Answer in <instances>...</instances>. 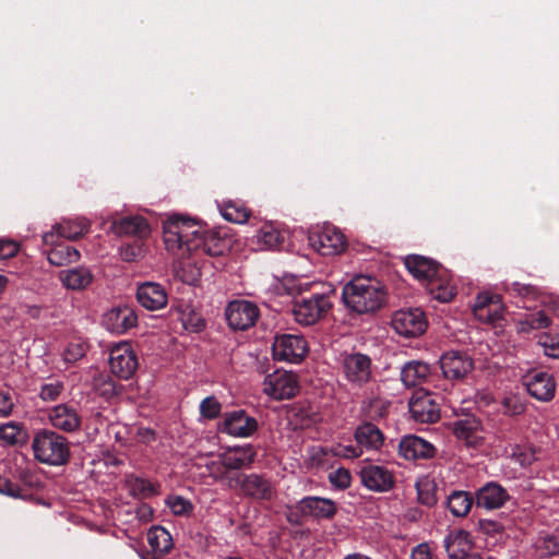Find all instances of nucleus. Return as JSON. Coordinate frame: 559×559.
Here are the masks:
<instances>
[{
  "mask_svg": "<svg viewBox=\"0 0 559 559\" xmlns=\"http://www.w3.org/2000/svg\"><path fill=\"white\" fill-rule=\"evenodd\" d=\"M412 417L421 424L436 423L440 417L439 404L427 391H416L408 403Z\"/></svg>",
  "mask_w": 559,
  "mask_h": 559,
  "instance_id": "nucleus-14",
  "label": "nucleus"
},
{
  "mask_svg": "<svg viewBox=\"0 0 559 559\" xmlns=\"http://www.w3.org/2000/svg\"><path fill=\"white\" fill-rule=\"evenodd\" d=\"M342 296L348 308L358 313H367L383 305L385 292L376 280L357 276L344 286Z\"/></svg>",
  "mask_w": 559,
  "mask_h": 559,
  "instance_id": "nucleus-2",
  "label": "nucleus"
},
{
  "mask_svg": "<svg viewBox=\"0 0 559 559\" xmlns=\"http://www.w3.org/2000/svg\"><path fill=\"white\" fill-rule=\"evenodd\" d=\"M308 240L309 245L321 255H336L347 247L346 237L333 225H323L310 231Z\"/></svg>",
  "mask_w": 559,
  "mask_h": 559,
  "instance_id": "nucleus-7",
  "label": "nucleus"
},
{
  "mask_svg": "<svg viewBox=\"0 0 559 559\" xmlns=\"http://www.w3.org/2000/svg\"><path fill=\"white\" fill-rule=\"evenodd\" d=\"M0 493L17 497L20 495V488L9 479L0 476Z\"/></svg>",
  "mask_w": 559,
  "mask_h": 559,
  "instance_id": "nucleus-60",
  "label": "nucleus"
},
{
  "mask_svg": "<svg viewBox=\"0 0 559 559\" xmlns=\"http://www.w3.org/2000/svg\"><path fill=\"white\" fill-rule=\"evenodd\" d=\"M478 527L484 534L488 535L500 534L503 531L501 523L493 520H480L478 522Z\"/></svg>",
  "mask_w": 559,
  "mask_h": 559,
  "instance_id": "nucleus-58",
  "label": "nucleus"
},
{
  "mask_svg": "<svg viewBox=\"0 0 559 559\" xmlns=\"http://www.w3.org/2000/svg\"><path fill=\"white\" fill-rule=\"evenodd\" d=\"M138 357L128 342L116 344L109 354V367L111 372L120 379H130L138 369Z\"/></svg>",
  "mask_w": 559,
  "mask_h": 559,
  "instance_id": "nucleus-11",
  "label": "nucleus"
},
{
  "mask_svg": "<svg viewBox=\"0 0 559 559\" xmlns=\"http://www.w3.org/2000/svg\"><path fill=\"white\" fill-rule=\"evenodd\" d=\"M329 480L335 487L345 489L350 486L352 476L350 473L345 468H337L329 475Z\"/></svg>",
  "mask_w": 559,
  "mask_h": 559,
  "instance_id": "nucleus-53",
  "label": "nucleus"
},
{
  "mask_svg": "<svg viewBox=\"0 0 559 559\" xmlns=\"http://www.w3.org/2000/svg\"><path fill=\"white\" fill-rule=\"evenodd\" d=\"M444 548L451 559H459L469 552L472 542L467 532L457 530L450 532L444 538Z\"/></svg>",
  "mask_w": 559,
  "mask_h": 559,
  "instance_id": "nucleus-30",
  "label": "nucleus"
},
{
  "mask_svg": "<svg viewBox=\"0 0 559 559\" xmlns=\"http://www.w3.org/2000/svg\"><path fill=\"white\" fill-rule=\"evenodd\" d=\"M542 345L545 355L559 359V340H550L549 342H544Z\"/></svg>",
  "mask_w": 559,
  "mask_h": 559,
  "instance_id": "nucleus-61",
  "label": "nucleus"
},
{
  "mask_svg": "<svg viewBox=\"0 0 559 559\" xmlns=\"http://www.w3.org/2000/svg\"><path fill=\"white\" fill-rule=\"evenodd\" d=\"M226 320L234 330H247L251 328L258 317V307L247 300L230 301L225 311Z\"/></svg>",
  "mask_w": 559,
  "mask_h": 559,
  "instance_id": "nucleus-13",
  "label": "nucleus"
},
{
  "mask_svg": "<svg viewBox=\"0 0 559 559\" xmlns=\"http://www.w3.org/2000/svg\"><path fill=\"white\" fill-rule=\"evenodd\" d=\"M110 229L117 236H136L142 238L150 234V226L146 219L139 215L115 219L111 223Z\"/></svg>",
  "mask_w": 559,
  "mask_h": 559,
  "instance_id": "nucleus-26",
  "label": "nucleus"
},
{
  "mask_svg": "<svg viewBox=\"0 0 559 559\" xmlns=\"http://www.w3.org/2000/svg\"><path fill=\"white\" fill-rule=\"evenodd\" d=\"M540 556L548 557L559 554V538L547 535L539 540L537 546Z\"/></svg>",
  "mask_w": 559,
  "mask_h": 559,
  "instance_id": "nucleus-50",
  "label": "nucleus"
},
{
  "mask_svg": "<svg viewBox=\"0 0 559 559\" xmlns=\"http://www.w3.org/2000/svg\"><path fill=\"white\" fill-rule=\"evenodd\" d=\"M362 454L361 447L356 445H342L337 444L333 448H316L312 450L311 461L316 466H325L328 464L329 456H340L345 459H356Z\"/></svg>",
  "mask_w": 559,
  "mask_h": 559,
  "instance_id": "nucleus-27",
  "label": "nucleus"
},
{
  "mask_svg": "<svg viewBox=\"0 0 559 559\" xmlns=\"http://www.w3.org/2000/svg\"><path fill=\"white\" fill-rule=\"evenodd\" d=\"M430 374V366L423 361H408L401 371V380L407 388L419 385L426 381Z\"/></svg>",
  "mask_w": 559,
  "mask_h": 559,
  "instance_id": "nucleus-31",
  "label": "nucleus"
},
{
  "mask_svg": "<svg viewBox=\"0 0 559 559\" xmlns=\"http://www.w3.org/2000/svg\"><path fill=\"white\" fill-rule=\"evenodd\" d=\"M273 358L292 364L300 362L308 352L307 342L301 335H277L272 345Z\"/></svg>",
  "mask_w": 559,
  "mask_h": 559,
  "instance_id": "nucleus-10",
  "label": "nucleus"
},
{
  "mask_svg": "<svg viewBox=\"0 0 559 559\" xmlns=\"http://www.w3.org/2000/svg\"><path fill=\"white\" fill-rule=\"evenodd\" d=\"M418 500L421 504L432 507L437 503V484L429 477H423L416 483Z\"/></svg>",
  "mask_w": 559,
  "mask_h": 559,
  "instance_id": "nucleus-40",
  "label": "nucleus"
},
{
  "mask_svg": "<svg viewBox=\"0 0 559 559\" xmlns=\"http://www.w3.org/2000/svg\"><path fill=\"white\" fill-rule=\"evenodd\" d=\"M435 451L430 442L417 436H406L399 444V452L406 460L429 459Z\"/></svg>",
  "mask_w": 559,
  "mask_h": 559,
  "instance_id": "nucleus-24",
  "label": "nucleus"
},
{
  "mask_svg": "<svg viewBox=\"0 0 559 559\" xmlns=\"http://www.w3.org/2000/svg\"><path fill=\"white\" fill-rule=\"evenodd\" d=\"M177 274L185 283L194 284L200 277V269L187 262L177 270Z\"/></svg>",
  "mask_w": 559,
  "mask_h": 559,
  "instance_id": "nucleus-52",
  "label": "nucleus"
},
{
  "mask_svg": "<svg viewBox=\"0 0 559 559\" xmlns=\"http://www.w3.org/2000/svg\"><path fill=\"white\" fill-rule=\"evenodd\" d=\"M136 299L143 308L151 311L163 309L168 301L165 288L154 282H145L139 285Z\"/></svg>",
  "mask_w": 559,
  "mask_h": 559,
  "instance_id": "nucleus-20",
  "label": "nucleus"
},
{
  "mask_svg": "<svg viewBox=\"0 0 559 559\" xmlns=\"http://www.w3.org/2000/svg\"><path fill=\"white\" fill-rule=\"evenodd\" d=\"M222 216L231 223L243 224L250 217V211L240 203L234 201L224 202L221 205Z\"/></svg>",
  "mask_w": 559,
  "mask_h": 559,
  "instance_id": "nucleus-39",
  "label": "nucleus"
},
{
  "mask_svg": "<svg viewBox=\"0 0 559 559\" xmlns=\"http://www.w3.org/2000/svg\"><path fill=\"white\" fill-rule=\"evenodd\" d=\"M427 326L426 316L418 308L399 310L392 318V328L405 337L419 336L426 331Z\"/></svg>",
  "mask_w": 559,
  "mask_h": 559,
  "instance_id": "nucleus-12",
  "label": "nucleus"
},
{
  "mask_svg": "<svg viewBox=\"0 0 559 559\" xmlns=\"http://www.w3.org/2000/svg\"><path fill=\"white\" fill-rule=\"evenodd\" d=\"M58 240L59 239H56V243L47 251L48 262L56 266H63L78 262L81 257L80 252L71 246L60 245Z\"/></svg>",
  "mask_w": 559,
  "mask_h": 559,
  "instance_id": "nucleus-33",
  "label": "nucleus"
},
{
  "mask_svg": "<svg viewBox=\"0 0 559 559\" xmlns=\"http://www.w3.org/2000/svg\"><path fill=\"white\" fill-rule=\"evenodd\" d=\"M200 412L203 417L213 419L218 416L221 412V404L215 397L209 396L201 402Z\"/></svg>",
  "mask_w": 559,
  "mask_h": 559,
  "instance_id": "nucleus-51",
  "label": "nucleus"
},
{
  "mask_svg": "<svg viewBox=\"0 0 559 559\" xmlns=\"http://www.w3.org/2000/svg\"><path fill=\"white\" fill-rule=\"evenodd\" d=\"M126 486L130 495L138 498H146L156 492L154 486L147 479L133 475L126 478Z\"/></svg>",
  "mask_w": 559,
  "mask_h": 559,
  "instance_id": "nucleus-42",
  "label": "nucleus"
},
{
  "mask_svg": "<svg viewBox=\"0 0 559 559\" xmlns=\"http://www.w3.org/2000/svg\"><path fill=\"white\" fill-rule=\"evenodd\" d=\"M32 449L35 459L47 465L59 466L70 457L67 439L51 430L38 431L33 439Z\"/></svg>",
  "mask_w": 559,
  "mask_h": 559,
  "instance_id": "nucleus-3",
  "label": "nucleus"
},
{
  "mask_svg": "<svg viewBox=\"0 0 559 559\" xmlns=\"http://www.w3.org/2000/svg\"><path fill=\"white\" fill-rule=\"evenodd\" d=\"M166 249L181 258L202 251L210 257H219L229 250V240L216 233L207 231L193 219L170 217L164 224Z\"/></svg>",
  "mask_w": 559,
  "mask_h": 559,
  "instance_id": "nucleus-1",
  "label": "nucleus"
},
{
  "mask_svg": "<svg viewBox=\"0 0 559 559\" xmlns=\"http://www.w3.org/2000/svg\"><path fill=\"white\" fill-rule=\"evenodd\" d=\"M62 285L69 290H83L93 282V274L88 267L78 266L59 272Z\"/></svg>",
  "mask_w": 559,
  "mask_h": 559,
  "instance_id": "nucleus-29",
  "label": "nucleus"
},
{
  "mask_svg": "<svg viewBox=\"0 0 559 559\" xmlns=\"http://www.w3.org/2000/svg\"><path fill=\"white\" fill-rule=\"evenodd\" d=\"M147 540L154 554L166 555L173 547L170 533L162 526H153L147 532Z\"/></svg>",
  "mask_w": 559,
  "mask_h": 559,
  "instance_id": "nucleus-34",
  "label": "nucleus"
},
{
  "mask_svg": "<svg viewBox=\"0 0 559 559\" xmlns=\"http://www.w3.org/2000/svg\"><path fill=\"white\" fill-rule=\"evenodd\" d=\"M388 405L380 399H372L364 403L362 412L369 419L382 418L386 414Z\"/></svg>",
  "mask_w": 559,
  "mask_h": 559,
  "instance_id": "nucleus-46",
  "label": "nucleus"
},
{
  "mask_svg": "<svg viewBox=\"0 0 559 559\" xmlns=\"http://www.w3.org/2000/svg\"><path fill=\"white\" fill-rule=\"evenodd\" d=\"M0 439L8 445L25 444L27 431L17 423L9 421L0 426Z\"/></svg>",
  "mask_w": 559,
  "mask_h": 559,
  "instance_id": "nucleus-37",
  "label": "nucleus"
},
{
  "mask_svg": "<svg viewBox=\"0 0 559 559\" xmlns=\"http://www.w3.org/2000/svg\"><path fill=\"white\" fill-rule=\"evenodd\" d=\"M138 317L133 309L123 306L108 310L104 316V325L115 334H123L135 326Z\"/></svg>",
  "mask_w": 559,
  "mask_h": 559,
  "instance_id": "nucleus-21",
  "label": "nucleus"
},
{
  "mask_svg": "<svg viewBox=\"0 0 559 559\" xmlns=\"http://www.w3.org/2000/svg\"><path fill=\"white\" fill-rule=\"evenodd\" d=\"M523 324H526L528 329L538 330L547 328L550 323V319L544 311H537L530 314Z\"/></svg>",
  "mask_w": 559,
  "mask_h": 559,
  "instance_id": "nucleus-54",
  "label": "nucleus"
},
{
  "mask_svg": "<svg viewBox=\"0 0 559 559\" xmlns=\"http://www.w3.org/2000/svg\"><path fill=\"white\" fill-rule=\"evenodd\" d=\"M511 457L522 466H528L536 460V451L531 445L514 444L511 447Z\"/></svg>",
  "mask_w": 559,
  "mask_h": 559,
  "instance_id": "nucleus-44",
  "label": "nucleus"
},
{
  "mask_svg": "<svg viewBox=\"0 0 559 559\" xmlns=\"http://www.w3.org/2000/svg\"><path fill=\"white\" fill-rule=\"evenodd\" d=\"M340 368L344 379L353 386L361 388L373 378L372 360L366 354H342L340 357Z\"/></svg>",
  "mask_w": 559,
  "mask_h": 559,
  "instance_id": "nucleus-5",
  "label": "nucleus"
},
{
  "mask_svg": "<svg viewBox=\"0 0 559 559\" xmlns=\"http://www.w3.org/2000/svg\"><path fill=\"white\" fill-rule=\"evenodd\" d=\"M496 301H501L500 296L487 292L478 294L473 307L474 316L476 318H484V308L496 304Z\"/></svg>",
  "mask_w": 559,
  "mask_h": 559,
  "instance_id": "nucleus-47",
  "label": "nucleus"
},
{
  "mask_svg": "<svg viewBox=\"0 0 559 559\" xmlns=\"http://www.w3.org/2000/svg\"><path fill=\"white\" fill-rule=\"evenodd\" d=\"M262 391L276 401L292 399L299 391L297 376L290 371L276 370L264 378Z\"/></svg>",
  "mask_w": 559,
  "mask_h": 559,
  "instance_id": "nucleus-8",
  "label": "nucleus"
},
{
  "mask_svg": "<svg viewBox=\"0 0 559 559\" xmlns=\"http://www.w3.org/2000/svg\"><path fill=\"white\" fill-rule=\"evenodd\" d=\"M440 365L443 376L452 380L465 378L474 368L471 357L460 352L444 354L440 359Z\"/></svg>",
  "mask_w": 559,
  "mask_h": 559,
  "instance_id": "nucleus-18",
  "label": "nucleus"
},
{
  "mask_svg": "<svg viewBox=\"0 0 559 559\" xmlns=\"http://www.w3.org/2000/svg\"><path fill=\"white\" fill-rule=\"evenodd\" d=\"M473 502L474 498L469 492L457 490L448 497L447 506L454 516L464 518L469 513Z\"/></svg>",
  "mask_w": 559,
  "mask_h": 559,
  "instance_id": "nucleus-35",
  "label": "nucleus"
},
{
  "mask_svg": "<svg viewBox=\"0 0 559 559\" xmlns=\"http://www.w3.org/2000/svg\"><path fill=\"white\" fill-rule=\"evenodd\" d=\"M527 392L539 401H550L556 392L554 377L548 372H534L526 381Z\"/></svg>",
  "mask_w": 559,
  "mask_h": 559,
  "instance_id": "nucleus-23",
  "label": "nucleus"
},
{
  "mask_svg": "<svg viewBox=\"0 0 559 559\" xmlns=\"http://www.w3.org/2000/svg\"><path fill=\"white\" fill-rule=\"evenodd\" d=\"M404 263L408 272L426 285L439 273V265L433 260L423 255H408Z\"/></svg>",
  "mask_w": 559,
  "mask_h": 559,
  "instance_id": "nucleus-25",
  "label": "nucleus"
},
{
  "mask_svg": "<svg viewBox=\"0 0 559 559\" xmlns=\"http://www.w3.org/2000/svg\"><path fill=\"white\" fill-rule=\"evenodd\" d=\"M330 298L324 294H316L295 302L294 316L298 323L311 325L323 318L331 309Z\"/></svg>",
  "mask_w": 559,
  "mask_h": 559,
  "instance_id": "nucleus-9",
  "label": "nucleus"
},
{
  "mask_svg": "<svg viewBox=\"0 0 559 559\" xmlns=\"http://www.w3.org/2000/svg\"><path fill=\"white\" fill-rule=\"evenodd\" d=\"M362 485L377 492H385L393 488L394 476L384 466L368 464L360 471Z\"/></svg>",
  "mask_w": 559,
  "mask_h": 559,
  "instance_id": "nucleus-16",
  "label": "nucleus"
},
{
  "mask_svg": "<svg viewBox=\"0 0 559 559\" xmlns=\"http://www.w3.org/2000/svg\"><path fill=\"white\" fill-rule=\"evenodd\" d=\"M283 241L282 233L272 224H264L255 235V242L260 249H274Z\"/></svg>",
  "mask_w": 559,
  "mask_h": 559,
  "instance_id": "nucleus-38",
  "label": "nucleus"
},
{
  "mask_svg": "<svg viewBox=\"0 0 559 559\" xmlns=\"http://www.w3.org/2000/svg\"><path fill=\"white\" fill-rule=\"evenodd\" d=\"M509 499L507 489L496 481L485 484L475 492L476 507L489 511L502 508Z\"/></svg>",
  "mask_w": 559,
  "mask_h": 559,
  "instance_id": "nucleus-17",
  "label": "nucleus"
},
{
  "mask_svg": "<svg viewBox=\"0 0 559 559\" xmlns=\"http://www.w3.org/2000/svg\"><path fill=\"white\" fill-rule=\"evenodd\" d=\"M479 423L475 418L460 419L453 424V433L456 438L473 443V438L478 431Z\"/></svg>",
  "mask_w": 559,
  "mask_h": 559,
  "instance_id": "nucleus-43",
  "label": "nucleus"
},
{
  "mask_svg": "<svg viewBox=\"0 0 559 559\" xmlns=\"http://www.w3.org/2000/svg\"><path fill=\"white\" fill-rule=\"evenodd\" d=\"M224 427L230 436L247 438L257 431L258 421L243 411H236L226 415Z\"/></svg>",
  "mask_w": 559,
  "mask_h": 559,
  "instance_id": "nucleus-22",
  "label": "nucleus"
},
{
  "mask_svg": "<svg viewBox=\"0 0 559 559\" xmlns=\"http://www.w3.org/2000/svg\"><path fill=\"white\" fill-rule=\"evenodd\" d=\"M355 440L360 447L378 450L384 441L381 430L371 423L359 425L355 431Z\"/></svg>",
  "mask_w": 559,
  "mask_h": 559,
  "instance_id": "nucleus-32",
  "label": "nucleus"
},
{
  "mask_svg": "<svg viewBox=\"0 0 559 559\" xmlns=\"http://www.w3.org/2000/svg\"><path fill=\"white\" fill-rule=\"evenodd\" d=\"M120 255L124 261H134L141 255V247L138 245H126L121 248Z\"/></svg>",
  "mask_w": 559,
  "mask_h": 559,
  "instance_id": "nucleus-59",
  "label": "nucleus"
},
{
  "mask_svg": "<svg viewBox=\"0 0 559 559\" xmlns=\"http://www.w3.org/2000/svg\"><path fill=\"white\" fill-rule=\"evenodd\" d=\"M427 288L430 295L441 302H449L455 296V286L439 273L427 284Z\"/></svg>",
  "mask_w": 559,
  "mask_h": 559,
  "instance_id": "nucleus-36",
  "label": "nucleus"
},
{
  "mask_svg": "<svg viewBox=\"0 0 559 559\" xmlns=\"http://www.w3.org/2000/svg\"><path fill=\"white\" fill-rule=\"evenodd\" d=\"M300 512L297 510V511H293L290 510L288 513H287V521L293 523V524H299L300 523Z\"/></svg>",
  "mask_w": 559,
  "mask_h": 559,
  "instance_id": "nucleus-64",
  "label": "nucleus"
},
{
  "mask_svg": "<svg viewBox=\"0 0 559 559\" xmlns=\"http://www.w3.org/2000/svg\"><path fill=\"white\" fill-rule=\"evenodd\" d=\"M88 229L90 224L85 218L63 219L43 235V242L46 246H53L59 238L75 240L84 236Z\"/></svg>",
  "mask_w": 559,
  "mask_h": 559,
  "instance_id": "nucleus-15",
  "label": "nucleus"
},
{
  "mask_svg": "<svg viewBox=\"0 0 559 559\" xmlns=\"http://www.w3.org/2000/svg\"><path fill=\"white\" fill-rule=\"evenodd\" d=\"M412 559H431V552L428 544H419L411 555Z\"/></svg>",
  "mask_w": 559,
  "mask_h": 559,
  "instance_id": "nucleus-62",
  "label": "nucleus"
},
{
  "mask_svg": "<svg viewBox=\"0 0 559 559\" xmlns=\"http://www.w3.org/2000/svg\"><path fill=\"white\" fill-rule=\"evenodd\" d=\"M226 478L228 488L240 489L246 497L258 500H271L274 497L275 489L271 481L260 474H236Z\"/></svg>",
  "mask_w": 559,
  "mask_h": 559,
  "instance_id": "nucleus-6",
  "label": "nucleus"
},
{
  "mask_svg": "<svg viewBox=\"0 0 559 559\" xmlns=\"http://www.w3.org/2000/svg\"><path fill=\"white\" fill-rule=\"evenodd\" d=\"M87 344L82 341H75L68 344L63 352V358L67 362H75L85 356Z\"/></svg>",
  "mask_w": 559,
  "mask_h": 559,
  "instance_id": "nucleus-48",
  "label": "nucleus"
},
{
  "mask_svg": "<svg viewBox=\"0 0 559 559\" xmlns=\"http://www.w3.org/2000/svg\"><path fill=\"white\" fill-rule=\"evenodd\" d=\"M20 250L17 242L10 239L0 240V260L13 258Z\"/></svg>",
  "mask_w": 559,
  "mask_h": 559,
  "instance_id": "nucleus-57",
  "label": "nucleus"
},
{
  "mask_svg": "<svg viewBox=\"0 0 559 559\" xmlns=\"http://www.w3.org/2000/svg\"><path fill=\"white\" fill-rule=\"evenodd\" d=\"M50 424L63 431H74L81 425L76 411L66 404L55 406L49 413Z\"/></svg>",
  "mask_w": 559,
  "mask_h": 559,
  "instance_id": "nucleus-28",
  "label": "nucleus"
},
{
  "mask_svg": "<svg viewBox=\"0 0 559 559\" xmlns=\"http://www.w3.org/2000/svg\"><path fill=\"white\" fill-rule=\"evenodd\" d=\"M296 509H298L301 516L316 520L331 519L337 510L333 500L316 496L305 497L298 502Z\"/></svg>",
  "mask_w": 559,
  "mask_h": 559,
  "instance_id": "nucleus-19",
  "label": "nucleus"
},
{
  "mask_svg": "<svg viewBox=\"0 0 559 559\" xmlns=\"http://www.w3.org/2000/svg\"><path fill=\"white\" fill-rule=\"evenodd\" d=\"M513 289L521 295H531L536 293V288L532 285H521L520 283H513Z\"/></svg>",
  "mask_w": 559,
  "mask_h": 559,
  "instance_id": "nucleus-63",
  "label": "nucleus"
},
{
  "mask_svg": "<svg viewBox=\"0 0 559 559\" xmlns=\"http://www.w3.org/2000/svg\"><path fill=\"white\" fill-rule=\"evenodd\" d=\"M64 386L61 381H53L41 386L39 396L43 401L53 402L62 393Z\"/></svg>",
  "mask_w": 559,
  "mask_h": 559,
  "instance_id": "nucleus-49",
  "label": "nucleus"
},
{
  "mask_svg": "<svg viewBox=\"0 0 559 559\" xmlns=\"http://www.w3.org/2000/svg\"><path fill=\"white\" fill-rule=\"evenodd\" d=\"M502 310V302L496 301V304H491V306L484 308V318H477V320L484 323H493L501 318Z\"/></svg>",
  "mask_w": 559,
  "mask_h": 559,
  "instance_id": "nucleus-55",
  "label": "nucleus"
},
{
  "mask_svg": "<svg viewBox=\"0 0 559 559\" xmlns=\"http://www.w3.org/2000/svg\"><path fill=\"white\" fill-rule=\"evenodd\" d=\"M13 399L10 390L0 388V416H9L13 408Z\"/></svg>",
  "mask_w": 559,
  "mask_h": 559,
  "instance_id": "nucleus-56",
  "label": "nucleus"
},
{
  "mask_svg": "<svg viewBox=\"0 0 559 559\" xmlns=\"http://www.w3.org/2000/svg\"><path fill=\"white\" fill-rule=\"evenodd\" d=\"M255 452L250 445L235 447L218 455L217 461H213L207 464L210 475L216 480L225 481L227 484L226 476H235L236 474H229L230 469H241L249 467L254 461Z\"/></svg>",
  "mask_w": 559,
  "mask_h": 559,
  "instance_id": "nucleus-4",
  "label": "nucleus"
},
{
  "mask_svg": "<svg viewBox=\"0 0 559 559\" xmlns=\"http://www.w3.org/2000/svg\"><path fill=\"white\" fill-rule=\"evenodd\" d=\"M93 388L106 400L117 396L121 391V386L117 385L110 376L105 373H100L94 378Z\"/></svg>",
  "mask_w": 559,
  "mask_h": 559,
  "instance_id": "nucleus-41",
  "label": "nucleus"
},
{
  "mask_svg": "<svg viewBox=\"0 0 559 559\" xmlns=\"http://www.w3.org/2000/svg\"><path fill=\"white\" fill-rule=\"evenodd\" d=\"M166 504L175 515H188L193 511V504L189 499L181 496H171L167 498Z\"/></svg>",
  "mask_w": 559,
  "mask_h": 559,
  "instance_id": "nucleus-45",
  "label": "nucleus"
}]
</instances>
